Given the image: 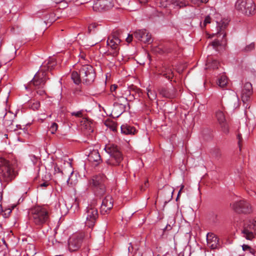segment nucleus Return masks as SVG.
<instances>
[{
    "mask_svg": "<svg viewBox=\"0 0 256 256\" xmlns=\"http://www.w3.org/2000/svg\"><path fill=\"white\" fill-rule=\"evenodd\" d=\"M16 161L0 158V182L8 183L15 178L18 174Z\"/></svg>",
    "mask_w": 256,
    "mask_h": 256,
    "instance_id": "obj_1",
    "label": "nucleus"
},
{
    "mask_svg": "<svg viewBox=\"0 0 256 256\" xmlns=\"http://www.w3.org/2000/svg\"><path fill=\"white\" fill-rule=\"evenodd\" d=\"M28 218L32 223L40 227L48 221V213L44 208L35 206L29 210Z\"/></svg>",
    "mask_w": 256,
    "mask_h": 256,
    "instance_id": "obj_2",
    "label": "nucleus"
},
{
    "mask_svg": "<svg viewBox=\"0 0 256 256\" xmlns=\"http://www.w3.org/2000/svg\"><path fill=\"white\" fill-rule=\"evenodd\" d=\"M229 21L226 19H222L220 21H216V32L213 34V36L216 35L218 37L222 35V40L220 41L218 40H214L212 42V46L213 47H223L224 48L227 45V40L226 39V34L225 30L228 26Z\"/></svg>",
    "mask_w": 256,
    "mask_h": 256,
    "instance_id": "obj_3",
    "label": "nucleus"
},
{
    "mask_svg": "<svg viewBox=\"0 0 256 256\" xmlns=\"http://www.w3.org/2000/svg\"><path fill=\"white\" fill-rule=\"evenodd\" d=\"M105 151L110 154V158L106 161L108 165L118 166L123 160V156L118 147L114 144H108L105 146Z\"/></svg>",
    "mask_w": 256,
    "mask_h": 256,
    "instance_id": "obj_4",
    "label": "nucleus"
},
{
    "mask_svg": "<svg viewBox=\"0 0 256 256\" xmlns=\"http://www.w3.org/2000/svg\"><path fill=\"white\" fill-rule=\"evenodd\" d=\"M90 236H86L84 232H77L71 235L68 240V249L70 252L76 251L82 245L83 242L90 238Z\"/></svg>",
    "mask_w": 256,
    "mask_h": 256,
    "instance_id": "obj_5",
    "label": "nucleus"
},
{
    "mask_svg": "<svg viewBox=\"0 0 256 256\" xmlns=\"http://www.w3.org/2000/svg\"><path fill=\"white\" fill-rule=\"evenodd\" d=\"M46 74L40 70L35 74L33 79L29 82L28 86L30 88H34L35 90L40 89L37 90L36 92L40 95L44 94L45 92L44 90L40 88H43L46 82Z\"/></svg>",
    "mask_w": 256,
    "mask_h": 256,
    "instance_id": "obj_6",
    "label": "nucleus"
},
{
    "mask_svg": "<svg viewBox=\"0 0 256 256\" xmlns=\"http://www.w3.org/2000/svg\"><path fill=\"white\" fill-rule=\"evenodd\" d=\"M84 216L86 218V226L92 228L98 216L97 208L94 204H89L85 210Z\"/></svg>",
    "mask_w": 256,
    "mask_h": 256,
    "instance_id": "obj_7",
    "label": "nucleus"
},
{
    "mask_svg": "<svg viewBox=\"0 0 256 256\" xmlns=\"http://www.w3.org/2000/svg\"><path fill=\"white\" fill-rule=\"evenodd\" d=\"M235 6L238 10L246 16L254 14L256 10L253 0H238Z\"/></svg>",
    "mask_w": 256,
    "mask_h": 256,
    "instance_id": "obj_8",
    "label": "nucleus"
},
{
    "mask_svg": "<svg viewBox=\"0 0 256 256\" xmlns=\"http://www.w3.org/2000/svg\"><path fill=\"white\" fill-rule=\"evenodd\" d=\"M242 234L248 240H252L256 236V220H247L244 222Z\"/></svg>",
    "mask_w": 256,
    "mask_h": 256,
    "instance_id": "obj_9",
    "label": "nucleus"
},
{
    "mask_svg": "<svg viewBox=\"0 0 256 256\" xmlns=\"http://www.w3.org/2000/svg\"><path fill=\"white\" fill-rule=\"evenodd\" d=\"M80 76L83 82L90 84L94 82L96 74L92 66L87 64L82 66L80 70Z\"/></svg>",
    "mask_w": 256,
    "mask_h": 256,
    "instance_id": "obj_10",
    "label": "nucleus"
},
{
    "mask_svg": "<svg viewBox=\"0 0 256 256\" xmlns=\"http://www.w3.org/2000/svg\"><path fill=\"white\" fill-rule=\"evenodd\" d=\"M133 36L144 43L150 44L152 42L151 34L146 29L137 30L132 34H128L126 42L130 43L132 40Z\"/></svg>",
    "mask_w": 256,
    "mask_h": 256,
    "instance_id": "obj_11",
    "label": "nucleus"
},
{
    "mask_svg": "<svg viewBox=\"0 0 256 256\" xmlns=\"http://www.w3.org/2000/svg\"><path fill=\"white\" fill-rule=\"evenodd\" d=\"M104 178L102 176H96L92 180L90 184L94 187L95 194L98 196L103 195L106 191L104 184H103Z\"/></svg>",
    "mask_w": 256,
    "mask_h": 256,
    "instance_id": "obj_12",
    "label": "nucleus"
},
{
    "mask_svg": "<svg viewBox=\"0 0 256 256\" xmlns=\"http://www.w3.org/2000/svg\"><path fill=\"white\" fill-rule=\"evenodd\" d=\"M253 94L252 84L249 82H246L242 90L241 98L246 108H250V105L247 102L250 100V96Z\"/></svg>",
    "mask_w": 256,
    "mask_h": 256,
    "instance_id": "obj_13",
    "label": "nucleus"
},
{
    "mask_svg": "<svg viewBox=\"0 0 256 256\" xmlns=\"http://www.w3.org/2000/svg\"><path fill=\"white\" fill-rule=\"evenodd\" d=\"M72 160L68 158V160L65 158V169L66 168V173L68 176L67 180L68 184L73 186H74L78 182L76 176L74 174V168L72 166Z\"/></svg>",
    "mask_w": 256,
    "mask_h": 256,
    "instance_id": "obj_14",
    "label": "nucleus"
},
{
    "mask_svg": "<svg viewBox=\"0 0 256 256\" xmlns=\"http://www.w3.org/2000/svg\"><path fill=\"white\" fill-rule=\"evenodd\" d=\"M231 206L233 210L238 213H250L252 211L250 203L244 200L234 202Z\"/></svg>",
    "mask_w": 256,
    "mask_h": 256,
    "instance_id": "obj_15",
    "label": "nucleus"
},
{
    "mask_svg": "<svg viewBox=\"0 0 256 256\" xmlns=\"http://www.w3.org/2000/svg\"><path fill=\"white\" fill-rule=\"evenodd\" d=\"M114 6V0H97L94 4L93 10L95 11L108 10Z\"/></svg>",
    "mask_w": 256,
    "mask_h": 256,
    "instance_id": "obj_16",
    "label": "nucleus"
},
{
    "mask_svg": "<svg viewBox=\"0 0 256 256\" xmlns=\"http://www.w3.org/2000/svg\"><path fill=\"white\" fill-rule=\"evenodd\" d=\"M120 30H116L113 32L111 35L108 37L107 45L110 48H117L118 46H121L120 44L121 42L120 36Z\"/></svg>",
    "mask_w": 256,
    "mask_h": 256,
    "instance_id": "obj_17",
    "label": "nucleus"
},
{
    "mask_svg": "<svg viewBox=\"0 0 256 256\" xmlns=\"http://www.w3.org/2000/svg\"><path fill=\"white\" fill-rule=\"evenodd\" d=\"M206 242L208 246L212 249L218 248L220 247L219 239L214 233L208 232L207 234Z\"/></svg>",
    "mask_w": 256,
    "mask_h": 256,
    "instance_id": "obj_18",
    "label": "nucleus"
},
{
    "mask_svg": "<svg viewBox=\"0 0 256 256\" xmlns=\"http://www.w3.org/2000/svg\"><path fill=\"white\" fill-rule=\"evenodd\" d=\"M81 129L85 134L90 135L94 131L92 124L86 118H83L80 122Z\"/></svg>",
    "mask_w": 256,
    "mask_h": 256,
    "instance_id": "obj_19",
    "label": "nucleus"
},
{
    "mask_svg": "<svg viewBox=\"0 0 256 256\" xmlns=\"http://www.w3.org/2000/svg\"><path fill=\"white\" fill-rule=\"evenodd\" d=\"M216 117L220 124L222 130L224 133H228V128L227 124L226 123V118L224 112L221 110H218L216 112Z\"/></svg>",
    "mask_w": 256,
    "mask_h": 256,
    "instance_id": "obj_20",
    "label": "nucleus"
},
{
    "mask_svg": "<svg viewBox=\"0 0 256 256\" xmlns=\"http://www.w3.org/2000/svg\"><path fill=\"white\" fill-rule=\"evenodd\" d=\"M113 200L110 196H107L102 200L101 206V212L104 214L113 207Z\"/></svg>",
    "mask_w": 256,
    "mask_h": 256,
    "instance_id": "obj_21",
    "label": "nucleus"
},
{
    "mask_svg": "<svg viewBox=\"0 0 256 256\" xmlns=\"http://www.w3.org/2000/svg\"><path fill=\"white\" fill-rule=\"evenodd\" d=\"M88 160L95 166L98 165L102 162L100 154L97 150H93L90 151L88 155Z\"/></svg>",
    "mask_w": 256,
    "mask_h": 256,
    "instance_id": "obj_22",
    "label": "nucleus"
},
{
    "mask_svg": "<svg viewBox=\"0 0 256 256\" xmlns=\"http://www.w3.org/2000/svg\"><path fill=\"white\" fill-rule=\"evenodd\" d=\"M56 64L54 58H50L48 60H46L41 66L40 71L44 72L46 70H52Z\"/></svg>",
    "mask_w": 256,
    "mask_h": 256,
    "instance_id": "obj_23",
    "label": "nucleus"
},
{
    "mask_svg": "<svg viewBox=\"0 0 256 256\" xmlns=\"http://www.w3.org/2000/svg\"><path fill=\"white\" fill-rule=\"evenodd\" d=\"M160 94L164 97L168 98H174L176 96V91L174 88H162L160 91Z\"/></svg>",
    "mask_w": 256,
    "mask_h": 256,
    "instance_id": "obj_24",
    "label": "nucleus"
},
{
    "mask_svg": "<svg viewBox=\"0 0 256 256\" xmlns=\"http://www.w3.org/2000/svg\"><path fill=\"white\" fill-rule=\"evenodd\" d=\"M120 129L122 133L124 134H134L136 131L135 128L128 124H122Z\"/></svg>",
    "mask_w": 256,
    "mask_h": 256,
    "instance_id": "obj_25",
    "label": "nucleus"
},
{
    "mask_svg": "<svg viewBox=\"0 0 256 256\" xmlns=\"http://www.w3.org/2000/svg\"><path fill=\"white\" fill-rule=\"evenodd\" d=\"M218 66L219 62L216 60L208 58L206 64V68L216 69L218 68Z\"/></svg>",
    "mask_w": 256,
    "mask_h": 256,
    "instance_id": "obj_26",
    "label": "nucleus"
},
{
    "mask_svg": "<svg viewBox=\"0 0 256 256\" xmlns=\"http://www.w3.org/2000/svg\"><path fill=\"white\" fill-rule=\"evenodd\" d=\"M228 78L224 75L222 74L218 78L216 84L220 88H224L228 84Z\"/></svg>",
    "mask_w": 256,
    "mask_h": 256,
    "instance_id": "obj_27",
    "label": "nucleus"
},
{
    "mask_svg": "<svg viewBox=\"0 0 256 256\" xmlns=\"http://www.w3.org/2000/svg\"><path fill=\"white\" fill-rule=\"evenodd\" d=\"M160 74L162 75L166 78L170 79L173 76L172 72L170 68H167L165 67L163 68L160 71Z\"/></svg>",
    "mask_w": 256,
    "mask_h": 256,
    "instance_id": "obj_28",
    "label": "nucleus"
},
{
    "mask_svg": "<svg viewBox=\"0 0 256 256\" xmlns=\"http://www.w3.org/2000/svg\"><path fill=\"white\" fill-rule=\"evenodd\" d=\"M71 78L74 82L76 84H78L82 80V78L80 76V72L78 74V72L74 71L71 74Z\"/></svg>",
    "mask_w": 256,
    "mask_h": 256,
    "instance_id": "obj_29",
    "label": "nucleus"
},
{
    "mask_svg": "<svg viewBox=\"0 0 256 256\" xmlns=\"http://www.w3.org/2000/svg\"><path fill=\"white\" fill-rule=\"evenodd\" d=\"M136 0L138 1L140 4H144L148 2V0ZM136 2V0H133L130 2L129 5H130V10H132V11L136 10L140 8L139 6H134V3Z\"/></svg>",
    "mask_w": 256,
    "mask_h": 256,
    "instance_id": "obj_30",
    "label": "nucleus"
},
{
    "mask_svg": "<svg viewBox=\"0 0 256 256\" xmlns=\"http://www.w3.org/2000/svg\"><path fill=\"white\" fill-rule=\"evenodd\" d=\"M174 4L179 8H184L188 5L187 0H178L174 2Z\"/></svg>",
    "mask_w": 256,
    "mask_h": 256,
    "instance_id": "obj_31",
    "label": "nucleus"
},
{
    "mask_svg": "<svg viewBox=\"0 0 256 256\" xmlns=\"http://www.w3.org/2000/svg\"><path fill=\"white\" fill-rule=\"evenodd\" d=\"M211 22H212L211 17L209 15L206 16L205 17L203 22L202 23V22H200V26L201 28L202 29H204L206 28V26L208 24H210Z\"/></svg>",
    "mask_w": 256,
    "mask_h": 256,
    "instance_id": "obj_32",
    "label": "nucleus"
},
{
    "mask_svg": "<svg viewBox=\"0 0 256 256\" xmlns=\"http://www.w3.org/2000/svg\"><path fill=\"white\" fill-rule=\"evenodd\" d=\"M28 104V106L34 110H38L40 106V103L38 101L31 100Z\"/></svg>",
    "mask_w": 256,
    "mask_h": 256,
    "instance_id": "obj_33",
    "label": "nucleus"
},
{
    "mask_svg": "<svg viewBox=\"0 0 256 256\" xmlns=\"http://www.w3.org/2000/svg\"><path fill=\"white\" fill-rule=\"evenodd\" d=\"M80 59V62L82 63H84V64H87L88 62V58L86 57V54L82 50L80 52V54H79Z\"/></svg>",
    "mask_w": 256,
    "mask_h": 256,
    "instance_id": "obj_34",
    "label": "nucleus"
},
{
    "mask_svg": "<svg viewBox=\"0 0 256 256\" xmlns=\"http://www.w3.org/2000/svg\"><path fill=\"white\" fill-rule=\"evenodd\" d=\"M231 94L232 96V101L234 102L232 108H235L238 106V98L236 94L233 92H232Z\"/></svg>",
    "mask_w": 256,
    "mask_h": 256,
    "instance_id": "obj_35",
    "label": "nucleus"
},
{
    "mask_svg": "<svg viewBox=\"0 0 256 256\" xmlns=\"http://www.w3.org/2000/svg\"><path fill=\"white\" fill-rule=\"evenodd\" d=\"M148 92V96L150 100H155L156 98V92L154 90H150L148 89L147 90Z\"/></svg>",
    "mask_w": 256,
    "mask_h": 256,
    "instance_id": "obj_36",
    "label": "nucleus"
},
{
    "mask_svg": "<svg viewBox=\"0 0 256 256\" xmlns=\"http://www.w3.org/2000/svg\"><path fill=\"white\" fill-rule=\"evenodd\" d=\"M190 2L196 6H200L202 3H207L208 0H190Z\"/></svg>",
    "mask_w": 256,
    "mask_h": 256,
    "instance_id": "obj_37",
    "label": "nucleus"
},
{
    "mask_svg": "<svg viewBox=\"0 0 256 256\" xmlns=\"http://www.w3.org/2000/svg\"><path fill=\"white\" fill-rule=\"evenodd\" d=\"M58 127V124L55 122H53L52 124V126L49 128L48 130H49V132H50L51 134H54L57 130Z\"/></svg>",
    "mask_w": 256,
    "mask_h": 256,
    "instance_id": "obj_38",
    "label": "nucleus"
},
{
    "mask_svg": "<svg viewBox=\"0 0 256 256\" xmlns=\"http://www.w3.org/2000/svg\"><path fill=\"white\" fill-rule=\"evenodd\" d=\"M4 116H3L4 120V123L5 124H8V125L11 124H12V121L11 120H8L6 119L7 114H6V112L5 110H4Z\"/></svg>",
    "mask_w": 256,
    "mask_h": 256,
    "instance_id": "obj_39",
    "label": "nucleus"
},
{
    "mask_svg": "<svg viewBox=\"0 0 256 256\" xmlns=\"http://www.w3.org/2000/svg\"><path fill=\"white\" fill-rule=\"evenodd\" d=\"M15 207H16V206H12V208H8L6 209L4 212V214L5 216H8L11 213L12 210L14 209Z\"/></svg>",
    "mask_w": 256,
    "mask_h": 256,
    "instance_id": "obj_40",
    "label": "nucleus"
},
{
    "mask_svg": "<svg viewBox=\"0 0 256 256\" xmlns=\"http://www.w3.org/2000/svg\"><path fill=\"white\" fill-rule=\"evenodd\" d=\"M242 250L244 251L246 250H249L250 252H252V250L250 246H249L248 245L244 244L242 246Z\"/></svg>",
    "mask_w": 256,
    "mask_h": 256,
    "instance_id": "obj_41",
    "label": "nucleus"
},
{
    "mask_svg": "<svg viewBox=\"0 0 256 256\" xmlns=\"http://www.w3.org/2000/svg\"><path fill=\"white\" fill-rule=\"evenodd\" d=\"M72 116H74L76 117H81L82 116V111H78L76 112H73L72 113Z\"/></svg>",
    "mask_w": 256,
    "mask_h": 256,
    "instance_id": "obj_42",
    "label": "nucleus"
},
{
    "mask_svg": "<svg viewBox=\"0 0 256 256\" xmlns=\"http://www.w3.org/2000/svg\"><path fill=\"white\" fill-rule=\"evenodd\" d=\"M49 184L48 182H44L43 183L40 184V186L41 188L46 187L48 186Z\"/></svg>",
    "mask_w": 256,
    "mask_h": 256,
    "instance_id": "obj_43",
    "label": "nucleus"
},
{
    "mask_svg": "<svg viewBox=\"0 0 256 256\" xmlns=\"http://www.w3.org/2000/svg\"><path fill=\"white\" fill-rule=\"evenodd\" d=\"M123 105L122 104H117L114 106V108L113 111L116 110L118 108H123Z\"/></svg>",
    "mask_w": 256,
    "mask_h": 256,
    "instance_id": "obj_44",
    "label": "nucleus"
},
{
    "mask_svg": "<svg viewBox=\"0 0 256 256\" xmlns=\"http://www.w3.org/2000/svg\"><path fill=\"white\" fill-rule=\"evenodd\" d=\"M117 88H118L117 85H116V84L112 85L110 88V90H111L112 92L115 91L116 90Z\"/></svg>",
    "mask_w": 256,
    "mask_h": 256,
    "instance_id": "obj_45",
    "label": "nucleus"
},
{
    "mask_svg": "<svg viewBox=\"0 0 256 256\" xmlns=\"http://www.w3.org/2000/svg\"><path fill=\"white\" fill-rule=\"evenodd\" d=\"M54 170L56 172H60L62 174V170H61L60 168L58 166H55Z\"/></svg>",
    "mask_w": 256,
    "mask_h": 256,
    "instance_id": "obj_46",
    "label": "nucleus"
},
{
    "mask_svg": "<svg viewBox=\"0 0 256 256\" xmlns=\"http://www.w3.org/2000/svg\"><path fill=\"white\" fill-rule=\"evenodd\" d=\"M256 45L254 42H252L246 48H254Z\"/></svg>",
    "mask_w": 256,
    "mask_h": 256,
    "instance_id": "obj_47",
    "label": "nucleus"
},
{
    "mask_svg": "<svg viewBox=\"0 0 256 256\" xmlns=\"http://www.w3.org/2000/svg\"><path fill=\"white\" fill-rule=\"evenodd\" d=\"M237 138L238 140V144H240L242 140V135L240 134H238L237 136Z\"/></svg>",
    "mask_w": 256,
    "mask_h": 256,
    "instance_id": "obj_48",
    "label": "nucleus"
},
{
    "mask_svg": "<svg viewBox=\"0 0 256 256\" xmlns=\"http://www.w3.org/2000/svg\"><path fill=\"white\" fill-rule=\"evenodd\" d=\"M184 188V186L181 185L180 188V190L178 192V198L182 190H183Z\"/></svg>",
    "mask_w": 256,
    "mask_h": 256,
    "instance_id": "obj_49",
    "label": "nucleus"
},
{
    "mask_svg": "<svg viewBox=\"0 0 256 256\" xmlns=\"http://www.w3.org/2000/svg\"><path fill=\"white\" fill-rule=\"evenodd\" d=\"M172 229V226L170 224H167L166 228H164V230H170Z\"/></svg>",
    "mask_w": 256,
    "mask_h": 256,
    "instance_id": "obj_50",
    "label": "nucleus"
},
{
    "mask_svg": "<svg viewBox=\"0 0 256 256\" xmlns=\"http://www.w3.org/2000/svg\"><path fill=\"white\" fill-rule=\"evenodd\" d=\"M36 254V252H29L28 253V256H33Z\"/></svg>",
    "mask_w": 256,
    "mask_h": 256,
    "instance_id": "obj_51",
    "label": "nucleus"
},
{
    "mask_svg": "<svg viewBox=\"0 0 256 256\" xmlns=\"http://www.w3.org/2000/svg\"><path fill=\"white\" fill-rule=\"evenodd\" d=\"M78 0H65V2L68 3L70 2H74L77 1Z\"/></svg>",
    "mask_w": 256,
    "mask_h": 256,
    "instance_id": "obj_52",
    "label": "nucleus"
},
{
    "mask_svg": "<svg viewBox=\"0 0 256 256\" xmlns=\"http://www.w3.org/2000/svg\"><path fill=\"white\" fill-rule=\"evenodd\" d=\"M63 0H54V2L56 3V4H59V3H60L62 2Z\"/></svg>",
    "mask_w": 256,
    "mask_h": 256,
    "instance_id": "obj_53",
    "label": "nucleus"
},
{
    "mask_svg": "<svg viewBox=\"0 0 256 256\" xmlns=\"http://www.w3.org/2000/svg\"><path fill=\"white\" fill-rule=\"evenodd\" d=\"M28 248H29L30 250L31 249L34 250V246L33 245H30L28 246Z\"/></svg>",
    "mask_w": 256,
    "mask_h": 256,
    "instance_id": "obj_54",
    "label": "nucleus"
},
{
    "mask_svg": "<svg viewBox=\"0 0 256 256\" xmlns=\"http://www.w3.org/2000/svg\"><path fill=\"white\" fill-rule=\"evenodd\" d=\"M110 121L108 122H105V124L107 126H110Z\"/></svg>",
    "mask_w": 256,
    "mask_h": 256,
    "instance_id": "obj_55",
    "label": "nucleus"
},
{
    "mask_svg": "<svg viewBox=\"0 0 256 256\" xmlns=\"http://www.w3.org/2000/svg\"><path fill=\"white\" fill-rule=\"evenodd\" d=\"M248 194L252 196L253 194H256V193L255 192L252 191L250 192H248Z\"/></svg>",
    "mask_w": 256,
    "mask_h": 256,
    "instance_id": "obj_56",
    "label": "nucleus"
},
{
    "mask_svg": "<svg viewBox=\"0 0 256 256\" xmlns=\"http://www.w3.org/2000/svg\"><path fill=\"white\" fill-rule=\"evenodd\" d=\"M130 245L131 248L130 246H129L128 248V250L129 252H130L132 250V246L131 245V243H130Z\"/></svg>",
    "mask_w": 256,
    "mask_h": 256,
    "instance_id": "obj_57",
    "label": "nucleus"
},
{
    "mask_svg": "<svg viewBox=\"0 0 256 256\" xmlns=\"http://www.w3.org/2000/svg\"><path fill=\"white\" fill-rule=\"evenodd\" d=\"M214 217L215 219H216V218L218 216L217 214H214L213 216ZM216 220H214V218L212 220L214 222H215Z\"/></svg>",
    "mask_w": 256,
    "mask_h": 256,
    "instance_id": "obj_58",
    "label": "nucleus"
},
{
    "mask_svg": "<svg viewBox=\"0 0 256 256\" xmlns=\"http://www.w3.org/2000/svg\"><path fill=\"white\" fill-rule=\"evenodd\" d=\"M122 112H121L118 116H119L120 115L122 114Z\"/></svg>",
    "mask_w": 256,
    "mask_h": 256,
    "instance_id": "obj_59",
    "label": "nucleus"
},
{
    "mask_svg": "<svg viewBox=\"0 0 256 256\" xmlns=\"http://www.w3.org/2000/svg\"><path fill=\"white\" fill-rule=\"evenodd\" d=\"M2 63L0 62V68L2 67Z\"/></svg>",
    "mask_w": 256,
    "mask_h": 256,
    "instance_id": "obj_60",
    "label": "nucleus"
},
{
    "mask_svg": "<svg viewBox=\"0 0 256 256\" xmlns=\"http://www.w3.org/2000/svg\"><path fill=\"white\" fill-rule=\"evenodd\" d=\"M94 44H92V45H90V46H94Z\"/></svg>",
    "mask_w": 256,
    "mask_h": 256,
    "instance_id": "obj_61",
    "label": "nucleus"
},
{
    "mask_svg": "<svg viewBox=\"0 0 256 256\" xmlns=\"http://www.w3.org/2000/svg\"><path fill=\"white\" fill-rule=\"evenodd\" d=\"M112 130H114V127H112Z\"/></svg>",
    "mask_w": 256,
    "mask_h": 256,
    "instance_id": "obj_62",
    "label": "nucleus"
},
{
    "mask_svg": "<svg viewBox=\"0 0 256 256\" xmlns=\"http://www.w3.org/2000/svg\"><path fill=\"white\" fill-rule=\"evenodd\" d=\"M63 256L62 255H57V256Z\"/></svg>",
    "mask_w": 256,
    "mask_h": 256,
    "instance_id": "obj_63",
    "label": "nucleus"
},
{
    "mask_svg": "<svg viewBox=\"0 0 256 256\" xmlns=\"http://www.w3.org/2000/svg\"><path fill=\"white\" fill-rule=\"evenodd\" d=\"M148 182V181H146V182H145V185L146 186V183Z\"/></svg>",
    "mask_w": 256,
    "mask_h": 256,
    "instance_id": "obj_64",
    "label": "nucleus"
}]
</instances>
